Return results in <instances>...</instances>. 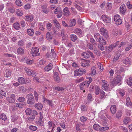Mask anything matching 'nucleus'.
<instances>
[{"instance_id":"obj_18","label":"nucleus","mask_w":132,"mask_h":132,"mask_svg":"<svg viewBox=\"0 0 132 132\" xmlns=\"http://www.w3.org/2000/svg\"><path fill=\"white\" fill-rule=\"evenodd\" d=\"M24 50L23 48L20 47L17 49V52L18 54L21 55L24 54Z\"/></svg>"},{"instance_id":"obj_50","label":"nucleus","mask_w":132,"mask_h":132,"mask_svg":"<svg viewBox=\"0 0 132 132\" xmlns=\"http://www.w3.org/2000/svg\"><path fill=\"white\" fill-rule=\"evenodd\" d=\"M50 54L53 57H55L56 56V54L53 49H52L51 51Z\"/></svg>"},{"instance_id":"obj_43","label":"nucleus","mask_w":132,"mask_h":132,"mask_svg":"<svg viewBox=\"0 0 132 132\" xmlns=\"http://www.w3.org/2000/svg\"><path fill=\"white\" fill-rule=\"evenodd\" d=\"M60 8V7H56L55 11H54V13L55 14H57L60 13V12H62L61 11Z\"/></svg>"},{"instance_id":"obj_49","label":"nucleus","mask_w":132,"mask_h":132,"mask_svg":"<svg viewBox=\"0 0 132 132\" xmlns=\"http://www.w3.org/2000/svg\"><path fill=\"white\" fill-rule=\"evenodd\" d=\"M37 127L33 126H30L29 127L30 129L33 131H36L37 130Z\"/></svg>"},{"instance_id":"obj_21","label":"nucleus","mask_w":132,"mask_h":132,"mask_svg":"<svg viewBox=\"0 0 132 132\" xmlns=\"http://www.w3.org/2000/svg\"><path fill=\"white\" fill-rule=\"evenodd\" d=\"M35 106L36 108L40 110L42 109L43 106V104L41 103H38L35 104Z\"/></svg>"},{"instance_id":"obj_38","label":"nucleus","mask_w":132,"mask_h":132,"mask_svg":"<svg viewBox=\"0 0 132 132\" xmlns=\"http://www.w3.org/2000/svg\"><path fill=\"white\" fill-rule=\"evenodd\" d=\"M76 21L74 19H73L70 22L69 27H71L74 26L76 24Z\"/></svg>"},{"instance_id":"obj_27","label":"nucleus","mask_w":132,"mask_h":132,"mask_svg":"<svg viewBox=\"0 0 132 132\" xmlns=\"http://www.w3.org/2000/svg\"><path fill=\"white\" fill-rule=\"evenodd\" d=\"M14 28L16 30H19L20 28V27L19 23L16 22L14 24H13Z\"/></svg>"},{"instance_id":"obj_46","label":"nucleus","mask_w":132,"mask_h":132,"mask_svg":"<svg viewBox=\"0 0 132 132\" xmlns=\"http://www.w3.org/2000/svg\"><path fill=\"white\" fill-rule=\"evenodd\" d=\"M11 120L12 121H15L18 119V117L17 116L13 115L11 116Z\"/></svg>"},{"instance_id":"obj_2","label":"nucleus","mask_w":132,"mask_h":132,"mask_svg":"<svg viewBox=\"0 0 132 132\" xmlns=\"http://www.w3.org/2000/svg\"><path fill=\"white\" fill-rule=\"evenodd\" d=\"M86 70L85 69L80 68L76 69L75 71V76H80L82 75L85 73Z\"/></svg>"},{"instance_id":"obj_8","label":"nucleus","mask_w":132,"mask_h":132,"mask_svg":"<svg viewBox=\"0 0 132 132\" xmlns=\"http://www.w3.org/2000/svg\"><path fill=\"white\" fill-rule=\"evenodd\" d=\"M90 61L89 60H83L81 63V65L82 67H85L89 65V63Z\"/></svg>"},{"instance_id":"obj_10","label":"nucleus","mask_w":132,"mask_h":132,"mask_svg":"<svg viewBox=\"0 0 132 132\" xmlns=\"http://www.w3.org/2000/svg\"><path fill=\"white\" fill-rule=\"evenodd\" d=\"M73 31L75 34H77L80 37L82 36V31L81 29L79 28H77L74 30Z\"/></svg>"},{"instance_id":"obj_15","label":"nucleus","mask_w":132,"mask_h":132,"mask_svg":"<svg viewBox=\"0 0 132 132\" xmlns=\"http://www.w3.org/2000/svg\"><path fill=\"white\" fill-rule=\"evenodd\" d=\"M110 110L112 114H114L116 112V105H112L110 108Z\"/></svg>"},{"instance_id":"obj_55","label":"nucleus","mask_w":132,"mask_h":132,"mask_svg":"<svg viewBox=\"0 0 132 132\" xmlns=\"http://www.w3.org/2000/svg\"><path fill=\"white\" fill-rule=\"evenodd\" d=\"M24 69L27 74L29 75L30 74V72L31 70L27 67H25L24 68Z\"/></svg>"},{"instance_id":"obj_44","label":"nucleus","mask_w":132,"mask_h":132,"mask_svg":"<svg viewBox=\"0 0 132 132\" xmlns=\"http://www.w3.org/2000/svg\"><path fill=\"white\" fill-rule=\"evenodd\" d=\"M96 73V70L93 68H92L91 69V72L90 73H89V75L93 76Z\"/></svg>"},{"instance_id":"obj_33","label":"nucleus","mask_w":132,"mask_h":132,"mask_svg":"<svg viewBox=\"0 0 132 132\" xmlns=\"http://www.w3.org/2000/svg\"><path fill=\"white\" fill-rule=\"evenodd\" d=\"M126 103L127 105L128 106H130L131 105L132 103L130 101V99L129 97L127 98Z\"/></svg>"},{"instance_id":"obj_22","label":"nucleus","mask_w":132,"mask_h":132,"mask_svg":"<svg viewBox=\"0 0 132 132\" xmlns=\"http://www.w3.org/2000/svg\"><path fill=\"white\" fill-rule=\"evenodd\" d=\"M25 17V19L27 21H31L33 20V17L32 15H27Z\"/></svg>"},{"instance_id":"obj_13","label":"nucleus","mask_w":132,"mask_h":132,"mask_svg":"<svg viewBox=\"0 0 132 132\" xmlns=\"http://www.w3.org/2000/svg\"><path fill=\"white\" fill-rule=\"evenodd\" d=\"M53 22L57 30H59L61 29V26L57 20L54 19L53 21Z\"/></svg>"},{"instance_id":"obj_48","label":"nucleus","mask_w":132,"mask_h":132,"mask_svg":"<svg viewBox=\"0 0 132 132\" xmlns=\"http://www.w3.org/2000/svg\"><path fill=\"white\" fill-rule=\"evenodd\" d=\"M25 112L27 115H29L31 113L32 110L30 108H28L26 109Z\"/></svg>"},{"instance_id":"obj_45","label":"nucleus","mask_w":132,"mask_h":132,"mask_svg":"<svg viewBox=\"0 0 132 132\" xmlns=\"http://www.w3.org/2000/svg\"><path fill=\"white\" fill-rule=\"evenodd\" d=\"M84 80V78L83 77H81L79 78L76 79L75 82L76 83H79Z\"/></svg>"},{"instance_id":"obj_1","label":"nucleus","mask_w":132,"mask_h":132,"mask_svg":"<svg viewBox=\"0 0 132 132\" xmlns=\"http://www.w3.org/2000/svg\"><path fill=\"white\" fill-rule=\"evenodd\" d=\"M114 20L117 25H119L122 23V20L118 14H116L114 16Z\"/></svg>"},{"instance_id":"obj_12","label":"nucleus","mask_w":132,"mask_h":132,"mask_svg":"<svg viewBox=\"0 0 132 132\" xmlns=\"http://www.w3.org/2000/svg\"><path fill=\"white\" fill-rule=\"evenodd\" d=\"M121 76L120 75H117L114 78L113 80L114 82L117 84L121 81Z\"/></svg>"},{"instance_id":"obj_31","label":"nucleus","mask_w":132,"mask_h":132,"mask_svg":"<svg viewBox=\"0 0 132 132\" xmlns=\"http://www.w3.org/2000/svg\"><path fill=\"white\" fill-rule=\"evenodd\" d=\"M46 38L48 40H50L52 38V35L48 32H47L46 35Z\"/></svg>"},{"instance_id":"obj_52","label":"nucleus","mask_w":132,"mask_h":132,"mask_svg":"<svg viewBox=\"0 0 132 132\" xmlns=\"http://www.w3.org/2000/svg\"><path fill=\"white\" fill-rule=\"evenodd\" d=\"M109 128L108 127H105L102 128H100L99 129V131H103L106 130H108Z\"/></svg>"},{"instance_id":"obj_24","label":"nucleus","mask_w":132,"mask_h":132,"mask_svg":"<svg viewBox=\"0 0 132 132\" xmlns=\"http://www.w3.org/2000/svg\"><path fill=\"white\" fill-rule=\"evenodd\" d=\"M43 12L47 14L48 13L49 11L47 7V5H44L42 6Z\"/></svg>"},{"instance_id":"obj_28","label":"nucleus","mask_w":132,"mask_h":132,"mask_svg":"<svg viewBox=\"0 0 132 132\" xmlns=\"http://www.w3.org/2000/svg\"><path fill=\"white\" fill-rule=\"evenodd\" d=\"M123 62L125 64H130L131 63V60L127 58L123 60Z\"/></svg>"},{"instance_id":"obj_26","label":"nucleus","mask_w":132,"mask_h":132,"mask_svg":"<svg viewBox=\"0 0 132 132\" xmlns=\"http://www.w3.org/2000/svg\"><path fill=\"white\" fill-rule=\"evenodd\" d=\"M28 35L30 36H32L34 34V30L31 29H28L27 30Z\"/></svg>"},{"instance_id":"obj_5","label":"nucleus","mask_w":132,"mask_h":132,"mask_svg":"<svg viewBox=\"0 0 132 132\" xmlns=\"http://www.w3.org/2000/svg\"><path fill=\"white\" fill-rule=\"evenodd\" d=\"M32 56H36L39 55V50L37 47H33L32 48Z\"/></svg>"},{"instance_id":"obj_54","label":"nucleus","mask_w":132,"mask_h":132,"mask_svg":"<svg viewBox=\"0 0 132 132\" xmlns=\"http://www.w3.org/2000/svg\"><path fill=\"white\" fill-rule=\"evenodd\" d=\"M87 99L89 102H90L92 100V96L90 94H88L87 97Z\"/></svg>"},{"instance_id":"obj_17","label":"nucleus","mask_w":132,"mask_h":132,"mask_svg":"<svg viewBox=\"0 0 132 132\" xmlns=\"http://www.w3.org/2000/svg\"><path fill=\"white\" fill-rule=\"evenodd\" d=\"M126 10L125 5L124 4H122L120 8V12L122 14H124Z\"/></svg>"},{"instance_id":"obj_32","label":"nucleus","mask_w":132,"mask_h":132,"mask_svg":"<svg viewBox=\"0 0 132 132\" xmlns=\"http://www.w3.org/2000/svg\"><path fill=\"white\" fill-rule=\"evenodd\" d=\"M16 13L18 16H21L22 15V11L19 9H17L16 11Z\"/></svg>"},{"instance_id":"obj_35","label":"nucleus","mask_w":132,"mask_h":132,"mask_svg":"<svg viewBox=\"0 0 132 132\" xmlns=\"http://www.w3.org/2000/svg\"><path fill=\"white\" fill-rule=\"evenodd\" d=\"M11 71L9 70H7L6 71L5 77L8 78L10 77L11 75Z\"/></svg>"},{"instance_id":"obj_14","label":"nucleus","mask_w":132,"mask_h":132,"mask_svg":"<svg viewBox=\"0 0 132 132\" xmlns=\"http://www.w3.org/2000/svg\"><path fill=\"white\" fill-rule=\"evenodd\" d=\"M119 42H117L113 45H111L108 47V49L109 51H111L113 48H114L118 44Z\"/></svg>"},{"instance_id":"obj_58","label":"nucleus","mask_w":132,"mask_h":132,"mask_svg":"<svg viewBox=\"0 0 132 132\" xmlns=\"http://www.w3.org/2000/svg\"><path fill=\"white\" fill-rule=\"evenodd\" d=\"M30 74L29 75L31 76L34 77L36 75V72L34 71L31 70L30 72Z\"/></svg>"},{"instance_id":"obj_7","label":"nucleus","mask_w":132,"mask_h":132,"mask_svg":"<svg viewBox=\"0 0 132 132\" xmlns=\"http://www.w3.org/2000/svg\"><path fill=\"white\" fill-rule=\"evenodd\" d=\"M101 34H102L106 38H107L108 37V31L104 28H102L100 29Z\"/></svg>"},{"instance_id":"obj_61","label":"nucleus","mask_w":132,"mask_h":132,"mask_svg":"<svg viewBox=\"0 0 132 132\" xmlns=\"http://www.w3.org/2000/svg\"><path fill=\"white\" fill-rule=\"evenodd\" d=\"M18 45L19 46H22L24 45V42L22 40H20L18 42Z\"/></svg>"},{"instance_id":"obj_29","label":"nucleus","mask_w":132,"mask_h":132,"mask_svg":"<svg viewBox=\"0 0 132 132\" xmlns=\"http://www.w3.org/2000/svg\"><path fill=\"white\" fill-rule=\"evenodd\" d=\"M122 112L120 111H118L117 113L116 114V116L118 119H119L122 116Z\"/></svg>"},{"instance_id":"obj_23","label":"nucleus","mask_w":132,"mask_h":132,"mask_svg":"<svg viewBox=\"0 0 132 132\" xmlns=\"http://www.w3.org/2000/svg\"><path fill=\"white\" fill-rule=\"evenodd\" d=\"M54 80L57 82H59L60 81V78L58 76V74L57 73H55L54 75Z\"/></svg>"},{"instance_id":"obj_62","label":"nucleus","mask_w":132,"mask_h":132,"mask_svg":"<svg viewBox=\"0 0 132 132\" xmlns=\"http://www.w3.org/2000/svg\"><path fill=\"white\" fill-rule=\"evenodd\" d=\"M73 4L75 6V7L78 10H80L81 9V7L78 5L76 3H73Z\"/></svg>"},{"instance_id":"obj_30","label":"nucleus","mask_w":132,"mask_h":132,"mask_svg":"<svg viewBox=\"0 0 132 132\" xmlns=\"http://www.w3.org/2000/svg\"><path fill=\"white\" fill-rule=\"evenodd\" d=\"M16 5L19 6H21L22 5V2L20 0H16L15 1Z\"/></svg>"},{"instance_id":"obj_56","label":"nucleus","mask_w":132,"mask_h":132,"mask_svg":"<svg viewBox=\"0 0 132 132\" xmlns=\"http://www.w3.org/2000/svg\"><path fill=\"white\" fill-rule=\"evenodd\" d=\"M100 127V126L96 124L94 125L93 127L95 130H99V129L100 128H99Z\"/></svg>"},{"instance_id":"obj_57","label":"nucleus","mask_w":132,"mask_h":132,"mask_svg":"<svg viewBox=\"0 0 132 132\" xmlns=\"http://www.w3.org/2000/svg\"><path fill=\"white\" fill-rule=\"evenodd\" d=\"M46 103L48 104L49 105L51 106H52L53 105L52 101L46 99Z\"/></svg>"},{"instance_id":"obj_47","label":"nucleus","mask_w":132,"mask_h":132,"mask_svg":"<svg viewBox=\"0 0 132 132\" xmlns=\"http://www.w3.org/2000/svg\"><path fill=\"white\" fill-rule=\"evenodd\" d=\"M105 93L103 90H101L100 92V95L101 96V98L103 99L105 97Z\"/></svg>"},{"instance_id":"obj_25","label":"nucleus","mask_w":132,"mask_h":132,"mask_svg":"<svg viewBox=\"0 0 132 132\" xmlns=\"http://www.w3.org/2000/svg\"><path fill=\"white\" fill-rule=\"evenodd\" d=\"M18 81L20 84H24L25 83V81L22 77H20L18 78Z\"/></svg>"},{"instance_id":"obj_16","label":"nucleus","mask_w":132,"mask_h":132,"mask_svg":"<svg viewBox=\"0 0 132 132\" xmlns=\"http://www.w3.org/2000/svg\"><path fill=\"white\" fill-rule=\"evenodd\" d=\"M53 68V65L52 63H50L44 68V70L46 71H48L50 70Z\"/></svg>"},{"instance_id":"obj_3","label":"nucleus","mask_w":132,"mask_h":132,"mask_svg":"<svg viewBox=\"0 0 132 132\" xmlns=\"http://www.w3.org/2000/svg\"><path fill=\"white\" fill-rule=\"evenodd\" d=\"M27 96L28 97V100L27 101V103L30 104H34L35 103V102L33 95L32 94L30 93L28 94Z\"/></svg>"},{"instance_id":"obj_42","label":"nucleus","mask_w":132,"mask_h":132,"mask_svg":"<svg viewBox=\"0 0 132 132\" xmlns=\"http://www.w3.org/2000/svg\"><path fill=\"white\" fill-rule=\"evenodd\" d=\"M4 55L6 57H12L14 58H16V56L13 55V54H10L7 53H6L4 54Z\"/></svg>"},{"instance_id":"obj_37","label":"nucleus","mask_w":132,"mask_h":132,"mask_svg":"<svg viewBox=\"0 0 132 132\" xmlns=\"http://www.w3.org/2000/svg\"><path fill=\"white\" fill-rule=\"evenodd\" d=\"M0 118L4 120H6L7 119L5 114L3 113L0 114Z\"/></svg>"},{"instance_id":"obj_19","label":"nucleus","mask_w":132,"mask_h":132,"mask_svg":"<svg viewBox=\"0 0 132 132\" xmlns=\"http://www.w3.org/2000/svg\"><path fill=\"white\" fill-rule=\"evenodd\" d=\"M125 82L130 86H132V78L130 77L129 78V79H125Z\"/></svg>"},{"instance_id":"obj_41","label":"nucleus","mask_w":132,"mask_h":132,"mask_svg":"<svg viewBox=\"0 0 132 132\" xmlns=\"http://www.w3.org/2000/svg\"><path fill=\"white\" fill-rule=\"evenodd\" d=\"M117 93L119 94L122 96H123L125 94V92L122 90H120L117 91Z\"/></svg>"},{"instance_id":"obj_51","label":"nucleus","mask_w":132,"mask_h":132,"mask_svg":"<svg viewBox=\"0 0 132 132\" xmlns=\"http://www.w3.org/2000/svg\"><path fill=\"white\" fill-rule=\"evenodd\" d=\"M39 29L42 31H43L44 30L45 28L44 26L43 25L42 23H40L39 24Z\"/></svg>"},{"instance_id":"obj_60","label":"nucleus","mask_w":132,"mask_h":132,"mask_svg":"<svg viewBox=\"0 0 132 132\" xmlns=\"http://www.w3.org/2000/svg\"><path fill=\"white\" fill-rule=\"evenodd\" d=\"M116 72L120 73L124 71V68L121 67L120 68V69H116Z\"/></svg>"},{"instance_id":"obj_9","label":"nucleus","mask_w":132,"mask_h":132,"mask_svg":"<svg viewBox=\"0 0 132 132\" xmlns=\"http://www.w3.org/2000/svg\"><path fill=\"white\" fill-rule=\"evenodd\" d=\"M63 15L66 16H68L70 14V12L68 7L64 8L63 9Z\"/></svg>"},{"instance_id":"obj_4","label":"nucleus","mask_w":132,"mask_h":132,"mask_svg":"<svg viewBox=\"0 0 132 132\" xmlns=\"http://www.w3.org/2000/svg\"><path fill=\"white\" fill-rule=\"evenodd\" d=\"M6 100L11 103H13L15 102V96L13 94L11 95L6 98Z\"/></svg>"},{"instance_id":"obj_64","label":"nucleus","mask_w":132,"mask_h":132,"mask_svg":"<svg viewBox=\"0 0 132 132\" xmlns=\"http://www.w3.org/2000/svg\"><path fill=\"white\" fill-rule=\"evenodd\" d=\"M100 93V88L99 87L97 86L95 88V94L97 95H98Z\"/></svg>"},{"instance_id":"obj_36","label":"nucleus","mask_w":132,"mask_h":132,"mask_svg":"<svg viewBox=\"0 0 132 132\" xmlns=\"http://www.w3.org/2000/svg\"><path fill=\"white\" fill-rule=\"evenodd\" d=\"M130 121V119L128 117H126L124 118L123 120L124 123L125 124H127L129 123Z\"/></svg>"},{"instance_id":"obj_6","label":"nucleus","mask_w":132,"mask_h":132,"mask_svg":"<svg viewBox=\"0 0 132 132\" xmlns=\"http://www.w3.org/2000/svg\"><path fill=\"white\" fill-rule=\"evenodd\" d=\"M101 18L103 21L106 23H110L111 21V18L107 15H103Z\"/></svg>"},{"instance_id":"obj_34","label":"nucleus","mask_w":132,"mask_h":132,"mask_svg":"<svg viewBox=\"0 0 132 132\" xmlns=\"http://www.w3.org/2000/svg\"><path fill=\"white\" fill-rule=\"evenodd\" d=\"M71 40L73 42H74L77 39V37L75 35H72L70 36Z\"/></svg>"},{"instance_id":"obj_11","label":"nucleus","mask_w":132,"mask_h":132,"mask_svg":"<svg viewBox=\"0 0 132 132\" xmlns=\"http://www.w3.org/2000/svg\"><path fill=\"white\" fill-rule=\"evenodd\" d=\"M102 85L103 89L104 90H106L108 88L109 85L106 81L103 80L102 82Z\"/></svg>"},{"instance_id":"obj_20","label":"nucleus","mask_w":132,"mask_h":132,"mask_svg":"<svg viewBox=\"0 0 132 132\" xmlns=\"http://www.w3.org/2000/svg\"><path fill=\"white\" fill-rule=\"evenodd\" d=\"M94 37L96 40L98 42L100 41L102 37H101L100 34L98 33L95 34L94 35Z\"/></svg>"},{"instance_id":"obj_40","label":"nucleus","mask_w":132,"mask_h":132,"mask_svg":"<svg viewBox=\"0 0 132 132\" xmlns=\"http://www.w3.org/2000/svg\"><path fill=\"white\" fill-rule=\"evenodd\" d=\"M83 57L85 58H88L89 57V53L86 52H84L82 54Z\"/></svg>"},{"instance_id":"obj_53","label":"nucleus","mask_w":132,"mask_h":132,"mask_svg":"<svg viewBox=\"0 0 132 132\" xmlns=\"http://www.w3.org/2000/svg\"><path fill=\"white\" fill-rule=\"evenodd\" d=\"M100 44L103 45H105L106 44V43L105 40L103 38V37H102L101 38V40L100 41H99Z\"/></svg>"},{"instance_id":"obj_59","label":"nucleus","mask_w":132,"mask_h":132,"mask_svg":"<svg viewBox=\"0 0 132 132\" xmlns=\"http://www.w3.org/2000/svg\"><path fill=\"white\" fill-rule=\"evenodd\" d=\"M98 67L99 69L102 71L103 69V65L102 64L100 63L99 62L97 63Z\"/></svg>"},{"instance_id":"obj_63","label":"nucleus","mask_w":132,"mask_h":132,"mask_svg":"<svg viewBox=\"0 0 132 132\" xmlns=\"http://www.w3.org/2000/svg\"><path fill=\"white\" fill-rule=\"evenodd\" d=\"M33 62L32 60L29 59H27L26 60V62L28 64H32Z\"/></svg>"},{"instance_id":"obj_39","label":"nucleus","mask_w":132,"mask_h":132,"mask_svg":"<svg viewBox=\"0 0 132 132\" xmlns=\"http://www.w3.org/2000/svg\"><path fill=\"white\" fill-rule=\"evenodd\" d=\"M52 27V24L48 22L46 24V28L48 30L50 31L51 30Z\"/></svg>"}]
</instances>
